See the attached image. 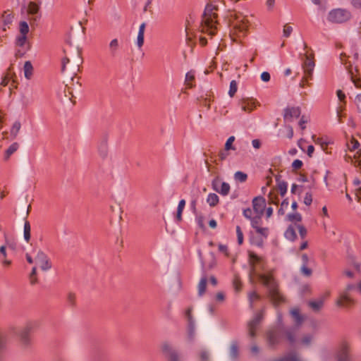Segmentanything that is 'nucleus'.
<instances>
[{
  "instance_id": "obj_1",
  "label": "nucleus",
  "mask_w": 361,
  "mask_h": 361,
  "mask_svg": "<svg viewBox=\"0 0 361 361\" xmlns=\"http://www.w3.org/2000/svg\"><path fill=\"white\" fill-rule=\"evenodd\" d=\"M258 277L262 283L267 287L269 297L274 305H278L284 302V298L279 290V284L271 272L268 274H259Z\"/></svg>"
},
{
  "instance_id": "obj_27",
  "label": "nucleus",
  "mask_w": 361,
  "mask_h": 361,
  "mask_svg": "<svg viewBox=\"0 0 361 361\" xmlns=\"http://www.w3.org/2000/svg\"><path fill=\"white\" fill-rule=\"evenodd\" d=\"M207 202L211 207H214L219 202V197L215 193H210L207 196Z\"/></svg>"
},
{
  "instance_id": "obj_32",
  "label": "nucleus",
  "mask_w": 361,
  "mask_h": 361,
  "mask_svg": "<svg viewBox=\"0 0 361 361\" xmlns=\"http://www.w3.org/2000/svg\"><path fill=\"white\" fill-rule=\"evenodd\" d=\"M230 356L233 359H236L238 356V347L236 343H232L230 347Z\"/></svg>"
},
{
  "instance_id": "obj_41",
  "label": "nucleus",
  "mask_w": 361,
  "mask_h": 361,
  "mask_svg": "<svg viewBox=\"0 0 361 361\" xmlns=\"http://www.w3.org/2000/svg\"><path fill=\"white\" fill-rule=\"evenodd\" d=\"M233 286L236 292H239L241 290V282L238 276H235L233 281Z\"/></svg>"
},
{
  "instance_id": "obj_47",
  "label": "nucleus",
  "mask_w": 361,
  "mask_h": 361,
  "mask_svg": "<svg viewBox=\"0 0 361 361\" xmlns=\"http://www.w3.org/2000/svg\"><path fill=\"white\" fill-rule=\"evenodd\" d=\"M307 265V264H302L301 267V272L305 276H310L312 271L311 269L308 268Z\"/></svg>"
},
{
  "instance_id": "obj_22",
  "label": "nucleus",
  "mask_w": 361,
  "mask_h": 361,
  "mask_svg": "<svg viewBox=\"0 0 361 361\" xmlns=\"http://www.w3.org/2000/svg\"><path fill=\"white\" fill-rule=\"evenodd\" d=\"M290 314L293 317L296 325L298 326H299L303 322V319L300 314L299 310L297 308H294V309L291 310Z\"/></svg>"
},
{
  "instance_id": "obj_25",
  "label": "nucleus",
  "mask_w": 361,
  "mask_h": 361,
  "mask_svg": "<svg viewBox=\"0 0 361 361\" xmlns=\"http://www.w3.org/2000/svg\"><path fill=\"white\" fill-rule=\"evenodd\" d=\"M206 286H207V279L205 277H203L200 281L197 289H198V295L200 296H202L206 290Z\"/></svg>"
},
{
  "instance_id": "obj_39",
  "label": "nucleus",
  "mask_w": 361,
  "mask_h": 361,
  "mask_svg": "<svg viewBox=\"0 0 361 361\" xmlns=\"http://www.w3.org/2000/svg\"><path fill=\"white\" fill-rule=\"evenodd\" d=\"M234 178L236 180H238L240 182H244L247 179V174L241 171H237L234 174Z\"/></svg>"
},
{
  "instance_id": "obj_8",
  "label": "nucleus",
  "mask_w": 361,
  "mask_h": 361,
  "mask_svg": "<svg viewBox=\"0 0 361 361\" xmlns=\"http://www.w3.org/2000/svg\"><path fill=\"white\" fill-rule=\"evenodd\" d=\"M35 262L44 271H47L51 268V263L50 262L48 256L40 250H37V252Z\"/></svg>"
},
{
  "instance_id": "obj_50",
  "label": "nucleus",
  "mask_w": 361,
  "mask_h": 361,
  "mask_svg": "<svg viewBox=\"0 0 361 361\" xmlns=\"http://www.w3.org/2000/svg\"><path fill=\"white\" fill-rule=\"evenodd\" d=\"M292 31H293V27L290 25H289L288 24L284 25L283 32V35L285 37H289L290 35L291 34Z\"/></svg>"
},
{
  "instance_id": "obj_28",
  "label": "nucleus",
  "mask_w": 361,
  "mask_h": 361,
  "mask_svg": "<svg viewBox=\"0 0 361 361\" xmlns=\"http://www.w3.org/2000/svg\"><path fill=\"white\" fill-rule=\"evenodd\" d=\"M39 11V6L35 2L30 1L27 6V12L29 14H37Z\"/></svg>"
},
{
  "instance_id": "obj_38",
  "label": "nucleus",
  "mask_w": 361,
  "mask_h": 361,
  "mask_svg": "<svg viewBox=\"0 0 361 361\" xmlns=\"http://www.w3.org/2000/svg\"><path fill=\"white\" fill-rule=\"evenodd\" d=\"M287 218L290 221L300 222L302 220V216L299 213L290 214Z\"/></svg>"
},
{
  "instance_id": "obj_12",
  "label": "nucleus",
  "mask_w": 361,
  "mask_h": 361,
  "mask_svg": "<svg viewBox=\"0 0 361 361\" xmlns=\"http://www.w3.org/2000/svg\"><path fill=\"white\" fill-rule=\"evenodd\" d=\"M252 206L255 212L258 216H262L266 207L265 199L262 197H257L252 200Z\"/></svg>"
},
{
  "instance_id": "obj_6",
  "label": "nucleus",
  "mask_w": 361,
  "mask_h": 361,
  "mask_svg": "<svg viewBox=\"0 0 361 361\" xmlns=\"http://www.w3.org/2000/svg\"><path fill=\"white\" fill-rule=\"evenodd\" d=\"M160 349L167 361H181L178 351L169 341L162 342Z\"/></svg>"
},
{
  "instance_id": "obj_23",
  "label": "nucleus",
  "mask_w": 361,
  "mask_h": 361,
  "mask_svg": "<svg viewBox=\"0 0 361 361\" xmlns=\"http://www.w3.org/2000/svg\"><path fill=\"white\" fill-rule=\"evenodd\" d=\"M98 152L99 156L104 159L108 155V146L106 141L102 142L98 147Z\"/></svg>"
},
{
  "instance_id": "obj_19",
  "label": "nucleus",
  "mask_w": 361,
  "mask_h": 361,
  "mask_svg": "<svg viewBox=\"0 0 361 361\" xmlns=\"http://www.w3.org/2000/svg\"><path fill=\"white\" fill-rule=\"evenodd\" d=\"M145 29V23H143L140 25L137 37V44L139 48H141L144 44Z\"/></svg>"
},
{
  "instance_id": "obj_57",
  "label": "nucleus",
  "mask_w": 361,
  "mask_h": 361,
  "mask_svg": "<svg viewBox=\"0 0 361 361\" xmlns=\"http://www.w3.org/2000/svg\"><path fill=\"white\" fill-rule=\"evenodd\" d=\"M355 103L357 106V110L361 113V94L356 96Z\"/></svg>"
},
{
  "instance_id": "obj_52",
  "label": "nucleus",
  "mask_w": 361,
  "mask_h": 361,
  "mask_svg": "<svg viewBox=\"0 0 361 361\" xmlns=\"http://www.w3.org/2000/svg\"><path fill=\"white\" fill-rule=\"evenodd\" d=\"M355 288V286L353 284H348L342 292L350 295L351 292L354 290Z\"/></svg>"
},
{
  "instance_id": "obj_40",
  "label": "nucleus",
  "mask_w": 361,
  "mask_h": 361,
  "mask_svg": "<svg viewBox=\"0 0 361 361\" xmlns=\"http://www.w3.org/2000/svg\"><path fill=\"white\" fill-rule=\"evenodd\" d=\"M268 202L269 204H276L279 202L278 196L275 192H271L268 195Z\"/></svg>"
},
{
  "instance_id": "obj_30",
  "label": "nucleus",
  "mask_w": 361,
  "mask_h": 361,
  "mask_svg": "<svg viewBox=\"0 0 361 361\" xmlns=\"http://www.w3.org/2000/svg\"><path fill=\"white\" fill-rule=\"evenodd\" d=\"M285 236L290 240H294L296 238V233L293 226H289L285 232Z\"/></svg>"
},
{
  "instance_id": "obj_62",
  "label": "nucleus",
  "mask_w": 361,
  "mask_h": 361,
  "mask_svg": "<svg viewBox=\"0 0 361 361\" xmlns=\"http://www.w3.org/2000/svg\"><path fill=\"white\" fill-rule=\"evenodd\" d=\"M286 136L289 139H291L293 137V130L290 126L286 127Z\"/></svg>"
},
{
  "instance_id": "obj_4",
  "label": "nucleus",
  "mask_w": 361,
  "mask_h": 361,
  "mask_svg": "<svg viewBox=\"0 0 361 361\" xmlns=\"http://www.w3.org/2000/svg\"><path fill=\"white\" fill-rule=\"evenodd\" d=\"M351 17L350 13L342 8L331 11L328 15V20L334 23H342L348 20Z\"/></svg>"
},
{
  "instance_id": "obj_2",
  "label": "nucleus",
  "mask_w": 361,
  "mask_h": 361,
  "mask_svg": "<svg viewBox=\"0 0 361 361\" xmlns=\"http://www.w3.org/2000/svg\"><path fill=\"white\" fill-rule=\"evenodd\" d=\"M228 18L230 25L233 27V35L238 37L244 36L248 27L246 17L241 13L233 11L230 13Z\"/></svg>"
},
{
  "instance_id": "obj_59",
  "label": "nucleus",
  "mask_w": 361,
  "mask_h": 361,
  "mask_svg": "<svg viewBox=\"0 0 361 361\" xmlns=\"http://www.w3.org/2000/svg\"><path fill=\"white\" fill-rule=\"evenodd\" d=\"M298 231H299L300 236L302 238H305L307 234L306 228L302 225H298Z\"/></svg>"
},
{
  "instance_id": "obj_35",
  "label": "nucleus",
  "mask_w": 361,
  "mask_h": 361,
  "mask_svg": "<svg viewBox=\"0 0 361 361\" xmlns=\"http://www.w3.org/2000/svg\"><path fill=\"white\" fill-rule=\"evenodd\" d=\"M29 26L27 22L21 21L19 25V30L20 35H27L29 32Z\"/></svg>"
},
{
  "instance_id": "obj_34",
  "label": "nucleus",
  "mask_w": 361,
  "mask_h": 361,
  "mask_svg": "<svg viewBox=\"0 0 361 361\" xmlns=\"http://www.w3.org/2000/svg\"><path fill=\"white\" fill-rule=\"evenodd\" d=\"M296 357V353H291L283 357L275 359L272 361H295Z\"/></svg>"
},
{
  "instance_id": "obj_29",
  "label": "nucleus",
  "mask_w": 361,
  "mask_h": 361,
  "mask_svg": "<svg viewBox=\"0 0 361 361\" xmlns=\"http://www.w3.org/2000/svg\"><path fill=\"white\" fill-rule=\"evenodd\" d=\"M314 336L312 334H305L304 335L300 340V343L302 345L309 347L312 341H313Z\"/></svg>"
},
{
  "instance_id": "obj_48",
  "label": "nucleus",
  "mask_w": 361,
  "mask_h": 361,
  "mask_svg": "<svg viewBox=\"0 0 361 361\" xmlns=\"http://www.w3.org/2000/svg\"><path fill=\"white\" fill-rule=\"evenodd\" d=\"M195 79V75L192 72H188L186 73V75H185V82L187 83V85L191 87L192 85H190V82L191 81H192L193 80Z\"/></svg>"
},
{
  "instance_id": "obj_9",
  "label": "nucleus",
  "mask_w": 361,
  "mask_h": 361,
  "mask_svg": "<svg viewBox=\"0 0 361 361\" xmlns=\"http://www.w3.org/2000/svg\"><path fill=\"white\" fill-rule=\"evenodd\" d=\"M30 329L31 327L27 325L23 328L18 333L20 344L23 349L27 348L31 345V339L30 337Z\"/></svg>"
},
{
  "instance_id": "obj_20",
  "label": "nucleus",
  "mask_w": 361,
  "mask_h": 361,
  "mask_svg": "<svg viewBox=\"0 0 361 361\" xmlns=\"http://www.w3.org/2000/svg\"><path fill=\"white\" fill-rule=\"evenodd\" d=\"M267 342L269 345L274 346L279 343V337L274 331H269L267 334Z\"/></svg>"
},
{
  "instance_id": "obj_43",
  "label": "nucleus",
  "mask_w": 361,
  "mask_h": 361,
  "mask_svg": "<svg viewBox=\"0 0 361 361\" xmlns=\"http://www.w3.org/2000/svg\"><path fill=\"white\" fill-rule=\"evenodd\" d=\"M234 140H235L234 136H231L230 137H228V139L227 140V141L226 142V144H225V149L226 151L230 150V149H235L234 147H233V142H234Z\"/></svg>"
},
{
  "instance_id": "obj_58",
  "label": "nucleus",
  "mask_w": 361,
  "mask_h": 361,
  "mask_svg": "<svg viewBox=\"0 0 361 361\" xmlns=\"http://www.w3.org/2000/svg\"><path fill=\"white\" fill-rule=\"evenodd\" d=\"M308 118L302 116L300 120L299 126H300L302 130H304L305 128V124L308 122Z\"/></svg>"
},
{
  "instance_id": "obj_54",
  "label": "nucleus",
  "mask_w": 361,
  "mask_h": 361,
  "mask_svg": "<svg viewBox=\"0 0 361 361\" xmlns=\"http://www.w3.org/2000/svg\"><path fill=\"white\" fill-rule=\"evenodd\" d=\"M261 216H262L257 215L256 217L251 219V224L254 228H256L258 227V224H259Z\"/></svg>"
},
{
  "instance_id": "obj_13",
  "label": "nucleus",
  "mask_w": 361,
  "mask_h": 361,
  "mask_svg": "<svg viewBox=\"0 0 361 361\" xmlns=\"http://www.w3.org/2000/svg\"><path fill=\"white\" fill-rule=\"evenodd\" d=\"M239 105L243 111L250 113L256 107V101L252 98H245L239 102Z\"/></svg>"
},
{
  "instance_id": "obj_11",
  "label": "nucleus",
  "mask_w": 361,
  "mask_h": 361,
  "mask_svg": "<svg viewBox=\"0 0 361 361\" xmlns=\"http://www.w3.org/2000/svg\"><path fill=\"white\" fill-rule=\"evenodd\" d=\"M262 312L258 313L247 324L248 333L250 337L255 336V331L257 330L259 323L262 319Z\"/></svg>"
},
{
  "instance_id": "obj_18",
  "label": "nucleus",
  "mask_w": 361,
  "mask_h": 361,
  "mask_svg": "<svg viewBox=\"0 0 361 361\" xmlns=\"http://www.w3.org/2000/svg\"><path fill=\"white\" fill-rule=\"evenodd\" d=\"M119 49V42L117 39H113L109 44V51L111 56H115Z\"/></svg>"
},
{
  "instance_id": "obj_33",
  "label": "nucleus",
  "mask_w": 361,
  "mask_h": 361,
  "mask_svg": "<svg viewBox=\"0 0 361 361\" xmlns=\"http://www.w3.org/2000/svg\"><path fill=\"white\" fill-rule=\"evenodd\" d=\"M30 229L31 228H30V223L27 221H26L24 224L23 234H24V238L27 242H29V240L30 239Z\"/></svg>"
},
{
  "instance_id": "obj_53",
  "label": "nucleus",
  "mask_w": 361,
  "mask_h": 361,
  "mask_svg": "<svg viewBox=\"0 0 361 361\" xmlns=\"http://www.w3.org/2000/svg\"><path fill=\"white\" fill-rule=\"evenodd\" d=\"M312 202V194L310 193V192H307L305 194V198H304V203L309 206L311 204Z\"/></svg>"
},
{
  "instance_id": "obj_16",
  "label": "nucleus",
  "mask_w": 361,
  "mask_h": 361,
  "mask_svg": "<svg viewBox=\"0 0 361 361\" xmlns=\"http://www.w3.org/2000/svg\"><path fill=\"white\" fill-rule=\"evenodd\" d=\"M298 327L288 329L285 331V335L290 344H293L296 341Z\"/></svg>"
},
{
  "instance_id": "obj_49",
  "label": "nucleus",
  "mask_w": 361,
  "mask_h": 361,
  "mask_svg": "<svg viewBox=\"0 0 361 361\" xmlns=\"http://www.w3.org/2000/svg\"><path fill=\"white\" fill-rule=\"evenodd\" d=\"M236 233H237V237H238V244H242L243 242V234L240 229V227L238 226L236 227Z\"/></svg>"
},
{
  "instance_id": "obj_7",
  "label": "nucleus",
  "mask_w": 361,
  "mask_h": 361,
  "mask_svg": "<svg viewBox=\"0 0 361 361\" xmlns=\"http://www.w3.org/2000/svg\"><path fill=\"white\" fill-rule=\"evenodd\" d=\"M314 65L315 64L313 58L311 56L306 54L305 61H304V63L302 65L305 76L303 77L302 82L300 84V87L304 86L305 81H307L308 79L312 78Z\"/></svg>"
},
{
  "instance_id": "obj_61",
  "label": "nucleus",
  "mask_w": 361,
  "mask_h": 361,
  "mask_svg": "<svg viewBox=\"0 0 361 361\" xmlns=\"http://www.w3.org/2000/svg\"><path fill=\"white\" fill-rule=\"evenodd\" d=\"M219 250L221 252L224 253L225 255H226V256L228 255V247L226 245L220 244L219 245Z\"/></svg>"
},
{
  "instance_id": "obj_3",
  "label": "nucleus",
  "mask_w": 361,
  "mask_h": 361,
  "mask_svg": "<svg viewBox=\"0 0 361 361\" xmlns=\"http://www.w3.org/2000/svg\"><path fill=\"white\" fill-rule=\"evenodd\" d=\"M214 7L212 5L206 6L202 21V32L214 35L216 33L215 20L217 14L214 12Z\"/></svg>"
},
{
  "instance_id": "obj_5",
  "label": "nucleus",
  "mask_w": 361,
  "mask_h": 361,
  "mask_svg": "<svg viewBox=\"0 0 361 361\" xmlns=\"http://www.w3.org/2000/svg\"><path fill=\"white\" fill-rule=\"evenodd\" d=\"M350 344L348 341L343 340L340 342L336 353V361H350Z\"/></svg>"
},
{
  "instance_id": "obj_51",
  "label": "nucleus",
  "mask_w": 361,
  "mask_h": 361,
  "mask_svg": "<svg viewBox=\"0 0 361 361\" xmlns=\"http://www.w3.org/2000/svg\"><path fill=\"white\" fill-rule=\"evenodd\" d=\"M200 361H209V355L206 350H202L200 354Z\"/></svg>"
},
{
  "instance_id": "obj_42",
  "label": "nucleus",
  "mask_w": 361,
  "mask_h": 361,
  "mask_svg": "<svg viewBox=\"0 0 361 361\" xmlns=\"http://www.w3.org/2000/svg\"><path fill=\"white\" fill-rule=\"evenodd\" d=\"M237 82H235V80H232L230 83V88L228 92L229 95L231 97H233L235 93L237 92Z\"/></svg>"
},
{
  "instance_id": "obj_36",
  "label": "nucleus",
  "mask_w": 361,
  "mask_h": 361,
  "mask_svg": "<svg viewBox=\"0 0 361 361\" xmlns=\"http://www.w3.org/2000/svg\"><path fill=\"white\" fill-rule=\"evenodd\" d=\"M356 166L361 169V152H357L353 157V159L349 157Z\"/></svg>"
},
{
  "instance_id": "obj_63",
  "label": "nucleus",
  "mask_w": 361,
  "mask_h": 361,
  "mask_svg": "<svg viewBox=\"0 0 361 361\" xmlns=\"http://www.w3.org/2000/svg\"><path fill=\"white\" fill-rule=\"evenodd\" d=\"M351 4L356 8H361V0H351Z\"/></svg>"
},
{
  "instance_id": "obj_46",
  "label": "nucleus",
  "mask_w": 361,
  "mask_h": 361,
  "mask_svg": "<svg viewBox=\"0 0 361 361\" xmlns=\"http://www.w3.org/2000/svg\"><path fill=\"white\" fill-rule=\"evenodd\" d=\"M250 307H252V303L254 301L259 299V295L256 292H251L248 295Z\"/></svg>"
},
{
  "instance_id": "obj_24",
  "label": "nucleus",
  "mask_w": 361,
  "mask_h": 361,
  "mask_svg": "<svg viewBox=\"0 0 361 361\" xmlns=\"http://www.w3.org/2000/svg\"><path fill=\"white\" fill-rule=\"evenodd\" d=\"M185 205V200H181L178 203V208H177V214H176V219L178 222L182 221V213L184 209Z\"/></svg>"
},
{
  "instance_id": "obj_55",
  "label": "nucleus",
  "mask_w": 361,
  "mask_h": 361,
  "mask_svg": "<svg viewBox=\"0 0 361 361\" xmlns=\"http://www.w3.org/2000/svg\"><path fill=\"white\" fill-rule=\"evenodd\" d=\"M256 231L264 237H267L268 235V229L267 228L257 227L255 228Z\"/></svg>"
},
{
  "instance_id": "obj_10",
  "label": "nucleus",
  "mask_w": 361,
  "mask_h": 361,
  "mask_svg": "<svg viewBox=\"0 0 361 361\" xmlns=\"http://www.w3.org/2000/svg\"><path fill=\"white\" fill-rule=\"evenodd\" d=\"M212 186L214 190L222 195H227L230 191V185L225 182H221L219 178H214L212 182Z\"/></svg>"
},
{
  "instance_id": "obj_64",
  "label": "nucleus",
  "mask_w": 361,
  "mask_h": 361,
  "mask_svg": "<svg viewBox=\"0 0 361 361\" xmlns=\"http://www.w3.org/2000/svg\"><path fill=\"white\" fill-rule=\"evenodd\" d=\"M351 78H352V80L354 83V85L357 87H361V80L359 79V78H355L354 76H351Z\"/></svg>"
},
{
  "instance_id": "obj_60",
  "label": "nucleus",
  "mask_w": 361,
  "mask_h": 361,
  "mask_svg": "<svg viewBox=\"0 0 361 361\" xmlns=\"http://www.w3.org/2000/svg\"><path fill=\"white\" fill-rule=\"evenodd\" d=\"M261 79L264 82H269L270 80L271 76L268 72H263L261 74Z\"/></svg>"
},
{
  "instance_id": "obj_26",
  "label": "nucleus",
  "mask_w": 361,
  "mask_h": 361,
  "mask_svg": "<svg viewBox=\"0 0 361 361\" xmlns=\"http://www.w3.org/2000/svg\"><path fill=\"white\" fill-rule=\"evenodd\" d=\"M277 189L280 195L283 197L287 192V183L277 179Z\"/></svg>"
},
{
  "instance_id": "obj_15",
  "label": "nucleus",
  "mask_w": 361,
  "mask_h": 361,
  "mask_svg": "<svg viewBox=\"0 0 361 361\" xmlns=\"http://www.w3.org/2000/svg\"><path fill=\"white\" fill-rule=\"evenodd\" d=\"M300 109L299 107L287 108L284 111V119L291 121L293 118H298L300 115Z\"/></svg>"
},
{
  "instance_id": "obj_17",
  "label": "nucleus",
  "mask_w": 361,
  "mask_h": 361,
  "mask_svg": "<svg viewBox=\"0 0 361 361\" xmlns=\"http://www.w3.org/2000/svg\"><path fill=\"white\" fill-rule=\"evenodd\" d=\"M23 72L25 78L27 80H30L33 75V66L30 61L25 62Z\"/></svg>"
},
{
  "instance_id": "obj_14",
  "label": "nucleus",
  "mask_w": 361,
  "mask_h": 361,
  "mask_svg": "<svg viewBox=\"0 0 361 361\" xmlns=\"http://www.w3.org/2000/svg\"><path fill=\"white\" fill-rule=\"evenodd\" d=\"M353 302L354 300L351 298V295H349L343 292H341L336 302V304L338 307H347L353 304Z\"/></svg>"
},
{
  "instance_id": "obj_31",
  "label": "nucleus",
  "mask_w": 361,
  "mask_h": 361,
  "mask_svg": "<svg viewBox=\"0 0 361 361\" xmlns=\"http://www.w3.org/2000/svg\"><path fill=\"white\" fill-rule=\"evenodd\" d=\"M20 128H21V124H20V121H17L14 122V123L13 124V126L11 129V135L13 137H16V136L18 135V134L20 130Z\"/></svg>"
},
{
  "instance_id": "obj_44",
  "label": "nucleus",
  "mask_w": 361,
  "mask_h": 361,
  "mask_svg": "<svg viewBox=\"0 0 361 361\" xmlns=\"http://www.w3.org/2000/svg\"><path fill=\"white\" fill-rule=\"evenodd\" d=\"M6 342L7 337L6 334L0 332V350H2L6 348Z\"/></svg>"
},
{
  "instance_id": "obj_56",
  "label": "nucleus",
  "mask_w": 361,
  "mask_h": 361,
  "mask_svg": "<svg viewBox=\"0 0 361 361\" xmlns=\"http://www.w3.org/2000/svg\"><path fill=\"white\" fill-rule=\"evenodd\" d=\"M302 161L300 159H295L292 163V167L295 170L300 169L302 167Z\"/></svg>"
},
{
  "instance_id": "obj_21",
  "label": "nucleus",
  "mask_w": 361,
  "mask_h": 361,
  "mask_svg": "<svg viewBox=\"0 0 361 361\" xmlns=\"http://www.w3.org/2000/svg\"><path fill=\"white\" fill-rule=\"evenodd\" d=\"M324 298L323 297L322 298H319L316 300H314V301H310L309 302V306L314 310V311H319L322 307H323L324 305Z\"/></svg>"
},
{
  "instance_id": "obj_37",
  "label": "nucleus",
  "mask_w": 361,
  "mask_h": 361,
  "mask_svg": "<svg viewBox=\"0 0 361 361\" xmlns=\"http://www.w3.org/2000/svg\"><path fill=\"white\" fill-rule=\"evenodd\" d=\"M18 143L15 142L12 144L6 152V159H8L9 157L18 149Z\"/></svg>"
},
{
  "instance_id": "obj_45",
  "label": "nucleus",
  "mask_w": 361,
  "mask_h": 361,
  "mask_svg": "<svg viewBox=\"0 0 361 361\" xmlns=\"http://www.w3.org/2000/svg\"><path fill=\"white\" fill-rule=\"evenodd\" d=\"M27 41V35H20L16 39V44L19 47H23Z\"/></svg>"
}]
</instances>
